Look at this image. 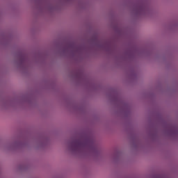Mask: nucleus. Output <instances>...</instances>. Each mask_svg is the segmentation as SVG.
I'll return each instance as SVG.
<instances>
[{"label":"nucleus","mask_w":178,"mask_h":178,"mask_svg":"<svg viewBox=\"0 0 178 178\" xmlns=\"http://www.w3.org/2000/svg\"><path fill=\"white\" fill-rule=\"evenodd\" d=\"M38 145H39V147H44V145H45V143H44V142H40V143H38Z\"/></svg>","instance_id":"obj_8"},{"label":"nucleus","mask_w":178,"mask_h":178,"mask_svg":"<svg viewBox=\"0 0 178 178\" xmlns=\"http://www.w3.org/2000/svg\"><path fill=\"white\" fill-rule=\"evenodd\" d=\"M1 106H3V108H6L8 106V105H9V103L8 102H3L1 104Z\"/></svg>","instance_id":"obj_7"},{"label":"nucleus","mask_w":178,"mask_h":178,"mask_svg":"<svg viewBox=\"0 0 178 178\" xmlns=\"http://www.w3.org/2000/svg\"><path fill=\"white\" fill-rule=\"evenodd\" d=\"M24 63V58L19 57L17 60L14 61V65L16 67H18V69H20L23 66Z\"/></svg>","instance_id":"obj_6"},{"label":"nucleus","mask_w":178,"mask_h":178,"mask_svg":"<svg viewBox=\"0 0 178 178\" xmlns=\"http://www.w3.org/2000/svg\"><path fill=\"white\" fill-rule=\"evenodd\" d=\"M67 149L70 154L76 156H86L90 152L95 156H98L99 154V150L91 145V141L83 136L72 138L67 143Z\"/></svg>","instance_id":"obj_1"},{"label":"nucleus","mask_w":178,"mask_h":178,"mask_svg":"<svg viewBox=\"0 0 178 178\" xmlns=\"http://www.w3.org/2000/svg\"><path fill=\"white\" fill-rule=\"evenodd\" d=\"M49 10H51V8H49Z\"/></svg>","instance_id":"obj_11"},{"label":"nucleus","mask_w":178,"mask_h":178,"mask_svg":"<svg viewBox=\"0 0 178 178\" xmlns=\"http://www.w3.org/2000/svg\"><path fill=\"white\" fill-rule=\"evenodd\" d=\"M22 142L20 140H15L8 146V149H16V148H20Z\"/></svg>","instance_id":"obj_5"},{"label":"nucleus","mask_w":178,"mask_h":178,"mask_svg":"<svg viewBox=\"0 0 178 178\" xmlns=\"http://www.w3.org/2000/svg\"><path fill=\"white\" fill-rule=\"evenodd\" d=\"M165 136L170 137L171 138H176L178 136V130L177 128L170 127L165 131Z\"/></svg>","instance_id":"obj_4"},{"label":"nucleus","mask_w":178,"mask_h":178,"mask_svg":"<svg viewBox=\"0 0 178 178\" xmlns=\"http://www.w3.org/2000/svg\"><path fill=\"white\" fill-rule=\"evenodd\" d=\"M134 15L149 16L151 15L152 12L143 6H138L134 8Z\"/></svg>","instance_id":"obj_3"},{"label":"nucleus","mask_w":178,"mask_h":178,"mask_svg":"<svg viewBox=\"0 0 178 178\" xmlns=\"http://www.w3.org/2000/svg\"><path fill=\"white\" fill-rule=\"evenodd\" d=\"M80 52V49L74 46H67L63 50V55H68L69 56H74Z\"/></svg>","instance_id":"obj_2"},{"label":"nucleus","mask_w":178,"mask_h":178,"mask_svg":"<svg viewBox=\"0 0 178 178\" xmlns=\"http://www.w3.org/2000/svg\"><path fill=\"white\" fill-rule=\"evenodd\" d=\"M115 156H114V157H113V158L115 159Z\"/></svg>","instance_id":"obj_10"},{"label":"nucleus","mask_w":178,"mask_h":178,"mask_svg":"<svg viewBox=\"0 0 178 178\" xmlns=\"http://www.w3.org/2000/svg\"><path fill=\"white\" fill-rule=\"evenodd\" d=\"M63 1H64L65 2H69V1L70 0H63Z\"/></svg>","instance_id":"obj_9"}]
</instances>
